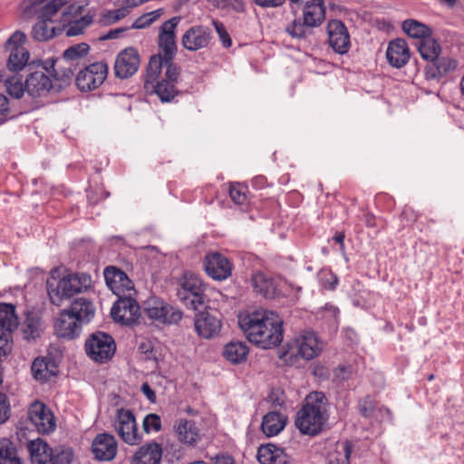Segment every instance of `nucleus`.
<instances>
[{
  "mask_svg": "<svg viewBox=\"0 0 464 464\" xmlns=\"http://www.w3.org/2000/svg\"><path fill=\"white\" fill-rule=\"evenodd\" d=\"M112 319L123 325L136 323L140 315V308L133 295L118 297L111 310Z\"/></svg>",
  "mask_w": 464,
  "mask_h": 464,
  "instance_id": "nucleus-14",
  "label": "nucleus"
},
{
  "mask_svg": "<svg viewBox=\"0 0 464 464\" xmlns=\"http://www.w3.org/2000/svg\"><path fill=\"white\" fill-rule=\"evenodd\" d=\"M327 404L323 392H312L306 397L295 418V426L301 433L315 436L323 430L328 419Z\"/></svg>",
  "mask_w": 464,
  "mask_h": 464,
  "instance_id": "nucleus-3",
  "label": "nucleus"
},
{
  "mask_svg": "<svg viewBox=\"0 0 464 464\" xmlns=\"http://www.w3.org/2000/svg\"><path fill=\"white\" fill-rule=\"evenodd\" d=\"M142 428L146 433H150V431H160L161 430V420L160 416L155 413L146 415L142 421Z\"/></svg>",
  "mask_w": 464,
  "mask_h": 464,
  "instance_id": "nucleus-49",
  "label": "nucleus"
},
{
  "mask_svg": "<svg viewBox=\"0 0 464 464\" xmlns=\"http://www.w3.org/2000/svg\"><path fill=\"white\" fill-rule=\"evenodd\" d=\"M211 31L203 25L189 27L181 37L182 46L190 52L207 48L211 42Z\"/></svg>",
  "mask_w": 464,
  "mask_h": 464,
  "instance_id": "nucleus-19",
  "label": "nucleus"
},
{
  "mask_svg": "<svg viewBox=\"0 0 464 464\" xmlns=\"http://www.w3.org/2000/svg\"><path fill=\"white\" fill-rule=\"evenodd\" d=\"M141 392L150 402L156 401V394L147 382L141 385Z\"/></svg>",
  "mask_w": 464,
  "mask_h": 464,
  "instance_id": "nucleus-61",
  "label": "nucleus"
},
{
  "mask_svg": "<svg viewBox=\"0 0 464 464\" xmlns=\"http://www.w3.org/2000/svg\"><path fill=\"white\" fill-rule=\"evenodd\" d=\"M31 371L35 380L47 382L56 375V365L50 359L36 358L32 363Z\"/></svg>",
  "mask_w": 464,
  "mask_h": 464,
  "instance_id": "nucleus-34",
  "label": "nucleus"
},
{
  "mask_svg": "<svg viewBox=\"0 0 464 464\" xmlns=\"http://www.w3.org/2000/svg\"><path fill=\"white\" fill-rule=\"evenodd\" d=\"M114 428L120 438L129 445H137L142 440L138 432L134 414L130 410L117 411Z\"/></svg>",
  "mask_w": 464,
  "mask_h": 464,
  "instance_id": "nucleus-13",
  "label": "nucleus"
},
{
  "mask_svg": "<svg viewBox=\"0 0 464 464\" xmlns=\"http://www.w3.org/2000/svg\"><path fill=\"white\" fill-rule=\"evenodd\" d=\"M28 418L36 430L42 434H49L56 428L55 417L51 410L43 402L35 401L28 409Z\"/></svg>",
  "mask_w": 464,
  "mask_h": 464,
  "instance_id": "nucleus-15",
  "label": "nucleus"
},
{
  "mask_svg": "<svg viewBox=\"0 0 464 464\" xmlns=\"http://www.w3.org/2000/svg\"><path fill=\"white\" fill-rule=\"evenodd\" d=\"M118 450L115 438L109 433L98 434L92 440V451L99 461L112 460Z\"/></svg>",
  "mask_w": 464,
  "mask_h": 464,
  "instance_id": "nucleus-23",
  "label": "nucleus"
},
{
  "mask_svg": "<svg viewBox=\"0 0 464 464\" xmlns=\"http://www.w3.org/2000/svg\"><path fill=\"white\" fill-rule=\"evenodd\" d=\"M353 372L351 366H340L334 370V377L340 381H344L350 378Z\"/></svg>",
  "mask_w": 464,
  "mask_h": 464,
  "instance_id": "nucleus-55",
  "label": "nucleus"
},
{
  "mask_svg": "<svg viewBox=\"0 0 464 464\" xmlns=\"http://www.w3.org/2000/svg\"><path fill=\"white\" fill-rule=\"evenodd\" d=\"M45 329L44 322L37 312L27 311L20 326L24 340L33 342L40 338Z\"/></svg>",
  "mask_w": 464,
  "mask_h": 464,
  "instance_id": "nucleus-26",
  "label": "nucleus"
},
{
  "mask_svg": "<svg viewBox=\"0 0 464 464\" xmlns=\"http://www.w3.org/2000/svg\"><path fill=\"white\" fill-rule=\"evenodd\" d=\"M164 13V9L160 8L146 14H143L138 17L131 25L133 29H143L152 24L158 20Z\"/></svg>",
  "mask_w": 464,
  "mask_h": 464,
  "instance_id": "nucleus-44",
  "label": "nucleus"
},
{
  "mask_svg": "<svg viewBox=\"0 0 464 464\" xmlns=\"http://www.w3.org/2000/svg\"><path fill=\"white\" fill-rule=\"evenodd\" d=\"M204 268L211 278L222 281L230 276L232 265L225 256L214 252L205 256Z\"/></svg>",
  "mask_w": 464,
  "mask_h": 464,
  "instance_id": "nucleus-20",
  "label": "nucleus"
},
{
  "mask_svg": "<svg viewBox=\"0 0 464 464\" xmlns=\"http://www.w3.org/2000/svg\"><path fill=\"white\" fill-rule=\"evenodd\" d=\"M92 285V277L85 273L69 274L60 279L53 277L47 281V293L50 301L56 306L72 298L74 295L86 291Z\"/></svg>",
  "mask_w": 464,
  "mask_h": 464,
  "instance_id": "nucleus-4",
  "label": "nucleus"
},
{
  "mask_svg": "<svg viewBox=\"0 0 464 464\" xmlns=\"http://www.w3.org/2000/svg\"><path fill=\"white\" fill-rule=\"evenodd\" d=\"M304 24L307 27H317L325 19V7L323 0H311L304 5L303 12Z\"/></svg>",
  "mask_w": 464,
  "mask_h": 464,
  "instance_id": "nucleus-30",
  "label": "nucleus"
},
{
  "mask_svg": "<svg viewBox=\"0 0 464 464\" xmlns=\"http://www.w3.org/2000/svg\"><path fill=\"white\" fill-rule=\"evenodd\" d=\"M71 0H50L44 4L39 10L34 17L43 18L52 21V17L58 13V11L69 4Z\"/></svg>",
  "mask_w": 464,
  "mask_h": 464,
  "instance_id": "nucleus-41",
  "label": "nucleus"
},
{
  "mask_svg": "<svg viewBox=\"0 0 464 464\" xmlns=\"http://www.w3.org/2000/svg\"><path fill=\"white\" fill-rule=\"evenodd\" d=\"M0 464H24L11 442L0 445Z\"/></svg>",
  "mask_w": 464,
  "mask_h": 464,
  "instance_id": "nucleus-43",
  "label": "nucleus"
},
{
  "mask_svg": "<svg viewBox=\"0 0 464 464\" xmlns=\"http://www.w3.org/2000/svg\"><path fill=\"white\" fill-rule=\"evenodd\" d=\"M212 24L214 25L215 30L218 34V37L222 42L223 46L225 48L230 47L232 45V40L225 25L218 20H212Z\"/></svg>",
  "mask_w": 464,
  "mask_h": 464,
  "instance_id": "nucleus-50",
  "label": "nucleus"
},
{
  "mask_svg": "<svg viewBox=\"0 0 464 464\" xmlns=\"http://www.w3.org/2000/svg\"><path fill=\"white\" fill-rule=\"evenodd\" d=\"M113 16H114L113 10L105 11L102 14L101 23H102L104 24H111L116 22V21H114Z\"/></svg>",
  "mask_w": 464,
  "mask_h": 464,
  "instance_id": "nucleus-63",
  "label": "nucleus"
},
{
  "mask_svg": "<svg viewBox=\"0 0 464 464\" xmlns=\"http://www.w3.org/2000/svg\"><path fill=\"white\" fill-rule=\"evenodd\" d=\"M214 464H236L234 459L228 455L217 456Z\"/></svg>",
  "mask_w": 464,
  "mask_h": 464,
  "instance_id": "nucleus-64",
  "label": "nucleus"
},
{
  "mask_svg": "<svg viewBox=\"0 0 464 464\" xmlns=\"http://www.w3.org/2000/svg\"><path fill=\"white\" fill-rule=\"evenodd\" d=\"M82 325L79 319L75 318L66 309L60 312L54 324V331L57 336L72 340L82 333Z\"/></svg>",
  "mask_w": 464,
  "mask_h": 464,
  "instance_id": "nucleus-24",
  "label": "nucleus"
},
{
  "mask_svg": "<svg viewBox=\"0 0 464 464\" xmlns=\"http://www.w3.org/2000/svg\"><path fill=\"white\" fill-rule=\"evenodd\" d=\"M11 117V111L8 107V99L5 95L0 94V122H4Z\"/></svg>",
  "mask_w": 464,
  "mask_h": 464,
  "instance_id": "nucleus-53",
  "label": "nucleus"
},
{
  "mask_svg": "<svg viewBox=\"0 0 464 464\" xmlns=\"http://www.w3.org/2000/svg\"><path fill=\"white\" fill-rule=\"evenodd\" d=\"M85 353L95 362L110 361L116 352L114 339L104 332H95L88 336L84 343Z\"/></svg>",
  "mask_w": 464,
  "mask_h": 464,
  "instance_id": "nucleus-6",
  "label": "nucleus"
},
{
  "mask_svg": "<svg viewBox=\"0 0 464 464\" xmlns=\"http://www.w3.org/2000/svg\"><path fill=\"white\" fill-rule=\"evenodd\" d=\"M144 313L150 320L162 324H176L183 316L179 308L158 297H151L146 301Z\"/></svg>",
  "mask_w": 464,
  "mask_h": 464,
  "instance_id": "nucleus-8",
  "label": "nucleus"
},
{
  "mask_svg": "<svg viewBox=\"0 0 464 464\" xmlns=\"http://www.w3.org/2000/svg\"><path fill=\"white\" fill-rule=\"evenodd\" d=\"M326 278H322V285L325 289L334 290L338 283V278L332 273L324 275Z\"/></svg>",
  "mask_w": 464,
  "mask_h": 464,
  "instance_id": "nucleus-56",
  "label": "nucleus"
},
{
  "mask_svg": "<svg viewBox=\"0 0 464 464\" xmlns=\"http://www.w3.org/2000/svg\"><path fill=\"white\" fill-rule=\"evenodd\" d=\"M457 62L449 56H438L427 68V74L430 78L443 76L455 70Z\"/></svg>",
  "mask_w": 464,
  "mask_h": 464,
  "instance_id": "nucleus-37",
  "label": "nucleus"
},
{
  "mask_svg": "<svg viewBox=\"0 0 464 464\" xmlns=\"http://www.w3.org/2000/svg\"><path fill=\"white\" fill-rule=\"evenodd\" d=\"M17 326L15 307L11 304L0 303V354L10 353L12 333Z\"/></svg>",
  "mask_w": 464,
  "mask_h": 464,
  "instance_id": "nucleus-12",
  "label": "nucleus"
},
{
  "mask_svg": "<svg viewBox=\"0 0 464 464\" xmlns=\"http://www.w3.org/2000/svg\"><path fill=\"white\" fill-rule=\"evenodd\" d=\"M179 22L180 17L174 16L164 22L160 27L159 53H161V57L166 59V63L173 62L177 54L176 29Z\"/></svg>",
  "mask_w": 464,
  "mask_h": 464,
  "instance_id": "nucleus-11",
  "label": "nucleus"
},
{
  "mask_svg": "<svg viewBox=\"0 0 464 464\" xmlns=\"http://www.w3.org/2000/svg\"><path fill=\"white\" fill-rule=\"evenodd\" d=\"M25 87L30 96L40 97L53 90L55 85L44 70H39L26 77Z\"/></svg>",
  "mask_w": 464,
  "mask_h": 464,
  "instance_id": "nucleus-25",
  "label": "nucleus"
},
{
  "mask_svg": "<svg viewBox=\"0 0 464 464\" xmlns=\"http://www.w3.org/2000/svg\"><path fill=\"white\" fill-rule=\"evenodd\" d=\"M26 35L21 32H14L5 43V50L9 52L7 68L11 72H19L26 65L30 54L24 46Z\"/></svg>",
  "mask_w": 464,
  "mask_h": 464,
  "instance_id": "nucleus-9",
  "label": "nucleus"
},
{
  "mask_svg": "<svg viewBox=\"0 0 464 464\" xmlns=\"http://www.w3.org/2000/svg\"><path fill=\"white\" fill-rule=\"evenodd\" d=\"M179 77V68L173 62L166 63L161 53L150 57L147 66L144 86L150 87L162 102H169L177 93L176 83Z\"/></svg>",
  "mask_w": 464,
  "mask_h": 464,
  "instance_id": "nucleus-2",
  "label": "nucleus"
},
{
  "mask_svg": "<svg viewBox=\"0 0 464 464\" xmlns=\"http://www.w3.org/2000/svg\"><path fill=\"white\" fill-rule=\"evenodd\" d=\"M230 8L237 13H245L246 5L243 0H228L226 9Z\"/></svg>",
  "mask_w": 464,
  "mask_h": 464,
  "instance_id": "nucleus-59",
  "label": "nucleus"
},
{
  "mask_svg": "<svg viewBox=\"0 0 464 464\" xmlns=\"http://www.w3.org/2000/svg\"><path fill=\"white\" fill-rule=\"evenodd\" d=\"M238 324L247 340L262 349H270L283 340V321L271 311H255L239 316Z\"/></svg>",
  "mask_w": 464,
  "mask_h": 464,
  "instance_id": "nucleus-1",
  "label": "nucleus"
},
{
  "mask_svg": "<svg viewBox=\"0 0 464 464\" xmlns=\"http://www.w3.org/2000/svg\"><path fill=\"white\" fill-rule=\"evenodd\" d=\"M256 458L260 464H287L290 459L283 449L272 443L261 445L258 448Z\"/></svg>",
  "mask_w": 464,
  "mask_h": 464,
  "instance_id": "nucleus-29",
  "label": "nucleus"
},
{
  "mask_svg": "<svg viewBox=\"0 0 464 464\" xmlns=\"http://www.w3.org/2000/svg\"><path fill=\"white\" fill-rule=\"evenodd\" d=\"M374 411L373 401L370 398H366L359 405V412L365 418H369Z\"/></svg>",
  "mask_w": 464,
  "mask_h": 464,
  "instance_id": "nucleus-52",
  "label": "nucleus"
},
{
  "mask_svg": "<svg viewBox=\"0 0 464 464\" xmlns=\"http://www.w3.org/2000/svg\"><path fill=\"white\" fill-rule=\"evenodd\" d=\"M308 28L304 24V21L301 23L300 20L295 19L286 26L285 32L293 38L301 40L305 39L310 34Z\"/></svg>",
  "mask_w": 464,
  "mask_h": 464,
  "instance_id": "nucleus-46",
  "label": "nucleus"
},
{
  "mask_svg": "<svg viewBox=\"0 0 464 464\" xmlns=\"http://www.w3.org/2000/svg\"><path fill=\"white\" fill-rule=\"evenodd\" d=\"M73 317L79 319V322L83 325L90 323L95 314V307L93 304L84 297L74 299L69 309H66Z\"/></svg>",
  "mask_w": 464,
  "mask_h": 464,
  "instance_id": "nucleus-31",
  "label": "nucleus"
},
{
  "mask_svg": "<svg viewBox=\"0 0 464 464\" xmlns=\"http://www.w3.org/2000/svg\"><path fill=\"white\" fill-rule=\"evenodd\" d=\"M126 31V28H117L110 30L106 34L100 36V40L105 41L110 39H116L121 34Z\"/></svg>",
  "mask_w": 464,
  "mask_h": 464,
  "instance_id": "nucleus-60",
  "label": "nucleus"
},
{
  "mask_svg": "<svg viewBox=\"0 0 464 464\" xmlns=\"http://www.w3.org/2000/svg\"><path fill=\"white\" fill-rule=\"evenodd\" d=\"M32 464H69L70 453L53 450L41 439L32 440L28 444Z\"/></svg>",
  "mask_w": 464,
  "mask_h": 464,
  "instance_id": "nucleus-7",
  "label": "nucleus"
},
{
  "mask_svg": "<svg viewBox=\"0 0 464 464\" xmlns=\"http://www.w3.org/2000/svg\"><path fill=\"white\" fill-rule=\"evenodd\" d=\"M404 33L411 38L422 39L431 35V29L426 24L413 19L405 20L402 23Z\"/></svg>",
  "mask_w": 464,
  "mask_h": 464,
  "instance_id": "nucleus-40",
  "label": "nucleus"
},
{
  "mask_svg": "<svg viewBox=\"0 0 464 464\" xmlns=\"http://www.w3.org/2000/svg\"><path fill=\"white\" fill-rule=\"evenodd\" d=\"M285 0H253V2L262 8H276L281 6Z\"/></svg>",
  "mask_w": 464,
  "mask_h": 464,
  "instance_id": "nucleus-57",
  "label": "nucleus"
},
{
  "mask_svg": "<svg viewBox=\"0 0 464 464\" xmlns=\"http://www.w3.org/2000/svg\"><path fill=\"white\" fill-rule=\"evenodd\" d=\"M248 352V347L246 343L232 341L225 345L223 355L227 361L233 363H240L246 361Z\"/></svg>",
  "mask_w": 464,
  "mask_h": 464,
  "instance_id": "nucleus-38",
  "label": "nucleus"
},
{
  "mask_svg": "<svg viewBox=\"0 0 464 464\" xmlns=\"http://www.w3.org/2000/svg\"><path fill=\"white\" fill-rule=\"evenodd\" d=\"M90 46L85 43L77 44L67 48L63 53V58L68 61H74L85 56Z\"/></svg>",
  "mask_w": 464,
  "mask_h": 464,
  "instance_id": "nucleus-47",
  "label": "nucleus"
},
{
  "mask_svg": "<svg viewBox=\"0 0 464 464\" xmlns=\"http://www.w3.org/2000/svg\"><path fill=\"white\" fill-rule=\"evenodd\" d=\"M254 290L266 298H275L277 294L276 281L263 273H256L252 278Z\"/></svg>",
  "mask_w": 464,
  "mask_h": 464,
  "instance_id": "nucleus-33",
  "label": "nucleus"
},
{
  "mask_svg": "<svg viewBox=\"0 0 464 464\" xmlns=\"http://www.w3.org/2000/svg\"><path fill=\"white\" fill-rule=\"evenodd\" d=\"M343 454L338 456H331L329 464H350L349 459L353 451V447L349 441H345L343 446Z\"/></svg>",
  "mask_w": 464,
  "mask_h": 464,
  "instance_id": "nucleus-51",
  "label": "nucleus"
},
{
  "mask_svg": "<svg viewBox=\"0 0 464 464\" xmlns=\"http://www.w3.org/2000/svg\"><path fill=\"white\" fill-rule=\"evenodd\" d=\"M177 291L178 299L188 308L194 311L206 308L208 299L205 294L206 286L194 274L185 273L179 279Z\"/></svg>",
  "mask_w": 464,
  "mask_h": 464,
  "instance_id": "nucleus-5",
  "label": "nucleus"
},
{
  "mask_svg": "<svg viewBox=\"0 0 464 464\" xmlns=\"http://www.w3.org/2000/svg\"><path fill=\"white\" fill-rule=\"evenodd\" d=\"M109 72L105 62H96L81 70L75 79L77 87L82 92L99 88L106 80Z\"/></svg>",
  "mask_w": 464,
  "mask_h": 464,
  "instance_id": "nucleus-10",
  "label": "nucleus"
},
{
  "mask_svg": "<svg viewBox=\"0 0 464 464\" xmlns=\"http://www.w3.org/2000/svg\"><path fill=\"white\" fill-rule=\"evenodd\" d=\"M174 429L179 440L184 444L193 445L199 439L198 429L191 420H179Z\"/></svg>",
  "mask_w": 464,
  "mask_h": 464,
  "instance_id": "nucleus-32",
  "label": "nucleus"
},
{
  "mask_svg": "<svg viewBox=\"0 0 464 464\" xmlns=\"http://www.w3.org/2000/svg\"><path fill=\"white\" fill-rule=\"evenodd\" d=\"M130 13V8L125 5L123 7L113 10L114 21H119L124 18Z\"/></svg>",
  "mask_w": 464,
  "mask_h": 464,
  "instance_id": "nucleus-62",
  "label": "nucleus"
},
{
  "mask_svg": "<svg viewBox=\"0 0 464 464\" xmlns=\"http://www.w3.org/2000/svg\"><path fill=\"white\" fill-rule=\"evenodd\" d=\"M92 15H84L78 20L69 23L66 27L67 36H76L82 34L84 29L92 23Z\"/></svg>",
  "mask_w": 464,
  "mask_h": 464,
  "instance_id": "nucleus-45",
  "label": "nucleus"
},
{
  "mask_svg": "<svg viewBox=\"0 0 464 464\" xmlns=\"http://www.w3.org/2000/svg\"><path fill=\"white\" fill-rule=\"evenodd\" d=\"M328 43L334 51L346 53L351 46L350 34L345 24L340 20H330L327 24Z\"/></svg>",
  "mask_w": 464,
  "mask_h": 464,
  "instance_id": "nucleus-18",
  "label": "nucleus"
},
{
  "mask_svg": "<svg viewBox=\"0 0 464 464\" xmlns=\"http://www.w3.org/2000/svg\"><path fill=\"white\" fill-rule=\"evenodd\" d=\"M162 457L161 446L150 442L141 446L133 455L131 464H160Z\"/></svg>",
  "mask_w": 464,
  "mask_h": 464,
  "instance_id": "nucleus-28",
  "label": "nucleus"
},
{
  "mask_svg": "<svg viewBox=\"0 0 464 464\" xmlns=\"http://www.w3.org/2000/svg\"><path fill=\"white\" fill-rule=\"evenodd\" d=\"M103 274L106 285L115 295L122 297L134 295V284L122 270L108 266Z\"/></svg>",
  "mask_w": 464,
  "mask_h": 464,
  "instance_id": "nucleus-16",
  "label": "nucleus"
},
{
  "mask_svg": "<svg viewBox=\"0 0 464 464\" xmlns=\"http://www.w3.org/2000/svg\"><path fill=\"white\" fill-rule=\"evenodd\" d=\"M389 63L395 68H401L410 59V50L407 43L402 39L392 41L386 51Z\"/></svg>",
  "mask_w": 464,
  "mask_h": 464,
  "instance_id": "nucleus-27",
  "label": "nucleus"
},
{
  "mask_svg": "<svg viewBox=\"0 0 464 464\" xmlns=\"http://www.w3.org/2000/svg\"><path fill=\"white\" fill-rule=\"evenodd\" d=\"M38 22L32 28V36L39 42L48 41L62 33L61 28L51 25L52 21L37 18Z\"/></svg>",
  "mask_w": 464,
  "mask_h": 464,
  "instance_id": "nucleus-36",
  "label": "nucleus"
},
{
  "mask_svg": "<svg viewBox=\"0 0 464 464\" xmlns=\"http://www.w3.org/2000/svg\"><path fill=\"white\" fill-rule=\"evenodd\" d=\"M4 82L6 92L13 98L20 99L26 92L25 82L23 83L21 78L17 75L7 77Z\"/></svg>",
  "mask_w": 464,
  "mask_h": 464,
  "instance_id": "nucleus-42",
  "label": "nucleus"
},
{
  "mask_svg": "<svg viewBox=\"0 0 464 464\" xmlns=\"http://www.w3.org/2000/svg\"><path fill=\"white\" fill-rule=\"evenodd\" d=\"M140 55L133 47L122 50L116 57L114 63V73L117 78L128 79L139 69Z\"/></svg>",
  "mask_w": 464,
  "mask_h": 464,
  "instance_id": "nucleus-17",
  "label": "nucleus"
},
{
  "mask_svg": "<svg viewBox=\"0 0 464 464\" xmlns=\"http://www.w3.org/2000/svg\"><path fill=\"white\" fill-rule=\"evenodd\" d=\"M286 418L275 411L268 412L263 418L261 428L267 437L277 435L285 426Z\"/></svg>",
  "mask_w": 464,
  "mask_h": 464,
  "instance_id": "nucleus-35",
  "label": "nucleus"
},
{
  "mask_svg": "<svg viewBox=\"0 0 464 464\" xmlns=\"http://www.w3.org/2000/svg\"><path fill=\"white\" fill-rule=\"evenodd\" d=\"M204 311L195 316V330L198 335L209 339L218 334L221 323L215 315V312L206 305Z\"/></svg>",
  "mask_w": 464,
  "mask_h": 464,
  "instance_id": "nucleus-21",
  "label": "nucleus"
},
{
  "mask_svg": "<svg viewBox=\"0 0 464 464\" xmlns=\"http://www.w3.org/2000/svg\"><path fill=\"white\" fill-rule=\"evenodd\" d=\"M83 9L82 5H70L63 12L64 21H67V16H77L82 14Z\"/></svg>",
  "mask_w": 464,
  "mask_h": 464,
  "instance_id": "nucleus-58",
  "label": "nucleus"
},
{
  "mask_svg": "<svg viewBox=\"0 0 464 464\" xmlns=\"http://www.w3.org/2000/svg\"><path fill=\"white\" fill-rule=\"evenodd\" d=\"M290 349L292 353L311 360L319 354L322 348L314 332H304L295 339Z\"/></svg>",
  "mask_w": 464,
  "mask_h": 464,
  "instance_id": "nucleus-22",
  "label": "nucleus"
},
{
  "mask_svg": "<svg viewBox=\"0 0 464 464\" xmlns=\"http://www.w3.org/2000/svg\"><path fill=\"white\" fill-rule=\"evenodd\" d=\"M246 187L239 183L230 184L229 196L232 201L237 205H244L247 201Z\"/></svg>",
  "mask_w": 464,
  "mask_h": 464,
  "instance_id": "nucleus-48",
  "label": "nucleus"
},
{
  "mask_svg": "<svg viewBox=\"0 0 464 464\" xmlns=\"http://www.w3.org/2000/svg\"><path fill=\"white\" fill-rule=\"evenodd\" d=\"M9 404L5 394L0 392V424L9 418Z\"/></svg>",
  "mask_w": 464,
  "mask_h": 464,
  "instance_id": "nucleus-54",
  "label": "nucleus"
},
{
  "mask_svg": "<svg viewBox=\"0 0 464 464\" xmlns=\"http://www.w3.org/2000/svg\"><path fill=\"white\" fill-rule=\"evenodd\" d=\"M418 51L424 60L431 63L440 55L441 48L439 43L430 35L419 42Z\"/></svg>",
  "mask_w": 464,
  "mask_h": 464,
  "instance_id": "nucleus-39",
  "label": "nucleus"
}]
</instances>
